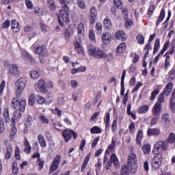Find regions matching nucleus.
Returning a JSON list of instances; mask_svg holds the SVG:
<instances>
[{
    "mask_svg": "<svg viewBox=\"0 0 175 175\" xmlns=\"http://www.w3.org/2000/svg\"><path fill=\"white\" fill-rule=\"evenodd\" d=\"M127 164L130 167H133V169H137V157H136V154L131 153L129 155V159L127 161Z\"/></svg>",
    "mask_w": 175,
    "mask_h": 175,
    "instance_id": "obj_9",
    "label": "nucleus"
},
{
    "mask_svg": "<svg viewBox=\"0 0 175 175\" xmlns=\"http://www.w3.org/2000/svg\"><path fill=\"white\" fill-rule=\"evenodd\" d=\"M9 72L11 75L14 76H20V71L18 70V66L16 64H12L11 68H9Z\"/></svg>",
    "mask_w": 175,
    "mask_h": 175,
    "instance_id": "obj_19",
    "label": "nucleus"
},
{
    "mask_svg": "<svg viewBox=\"0 0 175 175\" xmlns=\"http://www.w3.org/2000/svg\"><path fill=\"white\" fill-rule=\"evenodd\" d=\"M113 5H114V6H116V8H118V9H121L123 6L122 1L113 0Z\"/></svg>",
    "mask_w": 175,
    "mask_h": 175,
    "instance_id": "obj_44",
    "label": "nucleus"
},
{
    "mask_svg": "<svg viewBox=\"0 0 175 175\" xmlns=\"http://www.w3.org/2000/svg\"><path fill=\"white\" fill-rule=\"evenodd\" d=\"M27 84V79L24 77L19 78L15 83V85L16 87V94L17 96L23 94V91H24V88H25V85Z\"/></svg>",
    "mask_w": 175,
    "mask_h": 175,
    "instance_id": "obj_5",
    "label": "nucleus"
},
{
    "mask_svg": "<svg viewBox=\"0 0 175 175\" xmlns=\"http://www.w3.org/2000/svg\"><path fill=\"white\" fill-rule=\"evenodd\" d=\"M78 37L79 38V40L81 41L84 39V35L85 33V30L84 29V23H79L78 25Z\"/></svg>",
    "mask_w": 175,
    "mask_h": 175,
    "instance_id": "obj_13",
    "label": "nucleus"
},
{
    "mask_svg": "<svg viewBox=\"0 0 175 175\" xmlns=\"http://www.w3.org/2000/svg\"><path fill=\"white\" fill-rule=\"evenodd\" d=\"M165 14H166V12H165V9H162L160 13V16H159L157 21L156 23L157 27L159 25L160 23H162V21H163V18H165Z\"/></svg>",
    "mask_w": 175,
    "mask_h": 175,
    "instance_id": "obj_28",
    "label": "nucleus"
},
{
    "mask_svg": "<svg viewBox=\"0 0 175 175\" xmlns=\"http://www.w3.org/2000/svg\"><path fill=\"white\" fill-rule=\"evenodd\" d=\"M116 38L119 39V40H122V42H124V40H126V34L125 33V32H124V31H119L116 32Z\"/></svg>",
    "mask_w": 175,
    "mask_h": 175,
    "instance_id": "obj_24",
    "label": "nucleus"
},
{
    "mask_svg": "<svg viewBox=\"0 0 175 175\" xmlns=\"http://www.w3.org/2000/svg\"><path fill=\"white\" fill-rule=\"evenodd\" d=\"M171 93H172V90L164 89L163 92H161L159 95L157 99H159L161 102L165 103V96H169V95H170Z\"/></svg>",
    "mask_w": 175,
    "mask_h": 175,
    "instance_id": "obj_16",
    "label": "nucleus"
},
{
    "mask_svg": "<svg viewBox=\"0 0 175 175\" xmlns=\"http://www.w3.org/2000/svg\"><path fill=\"white\" fill-rule=\"evenodd\" d=\"M59 163H61V155H56L50 165L49 173H54L58 169Z\"/></svg>",
    "mask_w": 175,
    "mask_h": 175,
    "instance_id": "obj_8",
    "label": "nucleus"
},
{
    "mask_svg": "<svg viewBox=\"0 0 175 175\" xmlns=\"http://www.w3.org/2000/svg\"><path fill=\"white\" fill-rule=\"evenodd\" d=\"M117 120H115L113 121L111 125V131L113 133H116V132H117Z\"/></svg>",
    "mask_w": 175,
    "mask_h": 175,
    "instance_id": "obj_53",
    "label": "nucleus"
},
{
    "mask_svg": "<svg viewBox=\"0 0 175 175\" xmlns=\"http://www.w3.org/2000/svg\"><path fill=\"white\" fill-rule=\"evenodd\" d=\"M168 148L169 142L167 141L159 140L154 144L153 151L154 152L167 151Z\"/></svg>",
    "mask_w": 175,
    "mask_h": 175,
    "instance_id": "obj_4",
    "label": "nucleus"
},
{
    "mask_svg": "<svg viewBox=\"0 0 175 175\" xmlns=\"http://www.w3.org/2000/svg\"><path fill=\"white\" fill-rule=\"evenodd\" d=\"M38 120L40 121L41 124H49V119L43 115L40 116Z\"/></svg>",
    "mask_w": 175,
    "mask_h": 175,
    "instance_id": "obj_43",
    "label": "nucleus"
},
{
    "mask_svg": "<svg viewBox=\"0 0 175 175\" xmlns=\"http://www.w3.org/2000/svg\"><path fill=\"white\" fill-rule=\"evenodd\" d=\"M29 106H33L35 105V95L31 94L29 97Z\"/></svg>",
    "mask_w": 175,
    "mask_h": 175,
    "instance_id": "obj_51",
    "label": "nucleus"
},
{
    "mask_svg": "<svg viewBox=\"0 0 175 175\" xmlns=\"http://www.w3.org/2000/svg\"><path fill=\"white\" fill-rule=\"evenodd\" d=\"M38 143L40 146L42 147V148H45L47 144H46V139H44V137L42 135L40 134L38 135Z\"/></svg>",
    "mask_w": 175,
    "mask_h": 175,
    "instance_id": "obj_25",
    "label": "nucleus"
},
{
    "mask_svg": "<svg viewBox=\"0 0 175 175\" xmlns=\"http://www.w3.org/2000/svg\"><path fill=\"white\" fill-rule=\"evenodd\" d=\"M90 133H92V135L102 133V130L99 126H94L90 129Z\"/></svg>",
    "mask_w": 175,
    "mask_h": 175,
    "instance_id": "obj_34",
    "label": "nucleus"
},
{
    "mask_svg": "<svg viewBox=\"0 0 175 175\" xmlns=\"http://www.w3.org/2000/svg\"><path fill=\"white\" fill-rule=\"evenodd\" d=\"M125 20H126V21L124 23V27H126L127 28V29H129V28H131V25H132V24H133V22H132V21L131 19H129V18Z\"/></svg>",
    "mask_w": 175,
    "mask_h": 175,
    "instance_id": "obj_54",
    "label": "nucleus"
},
{
    "mask_svg": "<svg viewBox=\"0 0 175 175\" xmlns=\"http://www.w3.org/2000/svg\"><path fill=\"white\" fill-rule=\"evenodd\" d=\"M159 89H156L155 90H154L153 92H151V96L150 97V100H154L155 99V98H157V95H158V94H159Z\"/></svg>",
    "mask_w": 175,
    "mask_h": 175,
    "instance_id": "obj_39",
    "label": "nucleus"
},
{
    "mask_svg": "<svg viewBox=\"0 0 175 175\" xmlns=\"http://www.w3.org/2000/svg\"><path fill=\"white\" fill-rule=\"evenodd\" d=\"M62 136L66 142V143H68L70 139H72V130H69L66 129L62 132Z\"/></svg>",
    "mask_w": 175,
    "mask_h": 175,
    "instance_id": "obj_14",
    "label": "nucleus"
},
{
    "mask_svg": "<svg viewBox=\"0 0 175 175\" xmlns=\"http://www.w3.org/2000/svg\"><path fill=\"white\" fill-rule=\"evenodd\" d=\"M37 165L38 166V170H42L43 166H44V160L43 159H38Z\"/></svg>",
    "mask_w": 175,
    "mask_h": 175,
    "instance_id": "obj_38",
    "label": "nucleus"
},
{
    "mask_svg": "<svg viewBox=\"0 0 175 175\" xmlns=\"http://www.w3.org/2000/svg\"><path fill=\"white\" fill-rule=\"evenodd\" d=\"M23 113H21L20 110L17 109L14 112L13 117L11 118V124L14 126L16 122H20L21 121V117Z\"/></svg>",
    "mask_w": 175,
    "mask_h": 175,
    "instance_id": "obj_11",
    "label": "nucleus"
},
{
    "mask_svg": "<svg viewBox=\"0 0 175 175\" xmlns=\"http://www.w3.org/2000/svg\"><path fill=\"white\" fill-rule=\"evenodd\" d=\"M89 39L92 42H96V39L95 38V31L94 30H90L89 32Z\"/></svg>",
    "mask_w": 175,
    "mask_h": 175,
    "instance_id": "obj_50",
    "label": "nucleus"
},
{
    "mask_svg": "<svg viewBox=\"0 0 175 175\" xmlns=\"http://www.w3.org/2000/svg\"><path fill=\"white\" fill-rule=\"evenodd\" d=\"M25 5L27 9H33V4L32 3V1L29 0H25Z\"/></svg>",
    "mask_w": 175,
    "mask_h": 175,
    "instance_id": "obj_62",
    "label": "nucleus"
},
{
    "mask_svg": "<svg viewBox=\"0 0 175 175\" xmlns=\"http://www.w3.org/2000/svg\"><path fill=\"white\" fill-rule=\"evenodd\" d=\"M162 103H163V101H160L157 98V101L152 108V113L154 117H157V118H159L161 117V114L163 110Z\"/></svg>",
    "mask_w": 175,
    "mask_h": 175,
    "instance_id": "obj_6",
    "label": "nucleus"
},
{
    "mask_svg": "<svg viewBox=\"0 0 175 175\" xmlns=\"http://www.w3.org/2000/svg\"><path fill=\"white\" fill-rule=\"evenodd\" d=\"M12 154H13V148L12 146H8L6 148L5 159H10V158L12 157Z\"/></svg>",
    "mask_w": 175,
    "mask_h": 175,
    "instance_id": "obj_29",
    "label": "nucleus"
},
{
    "mask_svg": "<svg viewBox=\"0 0 175 175\" xmlns=\"http://www.w3.org/2000/svg\"><path fill=\"white\" fill-rule=\"evenodd\" d=\"M165 60L164 63V69L165 70H167L169 69V66H170V55H169V53H166L165 54Z\"/></svg>",
    "mask_w": 175,
    "mask_h": 175,
    "instance_id": "obj_26",
    "label": "nucleus"
},
{
    "mask_svg": "<svg viewBox=\"0 0 175 175\" xmlns=\"http://www.w3.org/2000/svg\"><path fill=\"white\" fill-rule=\"evenodd\" d=\"M44 102H46V98H44V97L41 96H38L37 97V103L39 105H43V103H44Z\"/></svg>",
    "mask_w": 175,
    "mask_h": 175,
    "instance_id": "obj_59",
    "label": "nucleus"
},
{
    "mask_svg": "<svg viewBox=\"0 0 175 175\" xmlns=\"http://www.w3.org/2000/svg\"><path fill=\"white\" fill-rule=\"evenodd\" d=\"M70 13L69 8H66L64 10H61L59 11L60 16H57L59 25L64 27V22L66 23V24L70 22ZM62 20L64 22H62Z\"/></svg>",
    "mask_w": 175,
    "mask_h": 175,
    "instance_id": "obj_2",
    "label": "nucleus"
},
{
    "mask_svg": "<svg viewBox=\"0 0 175 175\" xmlns=\"http://www.w3.org/2000/svg\"><path fill=\"white\" fill-rule=\"evenodd\" d=\"M129 129L131 133H135V123L133 122H131V124L129 125Z\"/></svg>",
    "mask_w": 175,
    "mask_h": 175,
    "instance_id": "obj_60",
    "label": "nucleus"
},
{
    "mask_svg": "<svg viewBox=\"0 0 175 175\" xmlns=\"http://www.w3.org/2000/svg\"><path fill=\"white\" fill-rule=\"evenodd\" d=\"M88 51L90 55H92L94 58H98L101 59L106 57V52L100 48L96 47L94 45H89L88 46Z\"/></svg>",
    "mask_w": 175,
    "mask_h": 175,
    "instance_id": "obj_1",
    "label": "nucleus"
},
{
    "mask_svg": "<svg viewBox=\"0 0 175 175\" xmlns=\"http://www.w3.org/2000/svg\"><path fill=\"white\" fill-rule=\"evenodd\" d=\"M20 24L16 19L11 21V28L13 29L14 32H18L20 31Z\"/></svg>",
    "mask_w": 175,
    "mask_h": 175,
    "instance_id": "obj_22",
    "label": "nucleus"
},
{
    "mask_svg": "<svg viewBox=\"0 0 175 175\" xmlns=\"http://www.w3.org/2000/svg\"><path fill=\"white\" fill-rule=\"evenodd\" d=\"M46 3L48 7L51 10H55V3H54V0H46Z\"/></svg>",
    "mask_w": 175,
    "mask_h": 175,
    "instance_id": "obj_37",
    "label": "nucleus"
},
{
    "mask_svg": "<svg viewBox=\"0 0 175 175\" xmlns=\"http://www.w3.org/2000/svg\"><path fill=\"white\" fill-rule=\"evenodd\" d=\"M170 107L172 113H175V89L173 90L172 94L170 100Z\"/></svg>",
    "mask_w": 175,
    "mask_h": 175,
    "instance_id": "obj_17",
    "label": "nucleus"
},
{
    "mask_svg": "<svg viewBox=\"0 0 175 175\" xmlns=\"http://www.w3.org/2000/svg\"><path fill=\"white\" fill-rule=\"evenodd\" d=\"M104 25H105V27L107 28H111V22L110 21V19H109L108 18H106L104 21Z\"/></svg>",
    "mask_w": 175,
    "mask_h": 175,
    "instance_id": "obj_55",
    "label": "nucleus"
},
{
    "mask_svg": "<svg viewBox=\"0 0 175 175\" xmlns=\"http://www.w3.org/2000/svg\"><path fill=\"white\" fill-rule=\"evenodd\" d=\"M168 142L170 144L175 143V134L173 133H171L168 137Z\"/></svg>",
    "mask_w": 175,
    "mask_h": 175,
    "instance_id": "obj_57",
    "label": "nucleus"
},
{
    "mask_svg": "<svg viewBox=\"0 0 175 175\" xmlns=\"http://www.w3.org/2000/svg\"><path fill=\"white\" fill-rule=\"evenodd\" d=\"M110 158L112 163H113L114 167L116 169H120V160H118V157H117V155H116V154H112Z\"/></svg>",
    "mask_w": 175,
    "mask_h": 175,
    "instance_id": "obj_20",
    "label": "nucleus"
},
{
    "mask_svg": "<svg viewBox=\"0 0 175 175\" xmlns=\"http://www.w3.org/2000/svg\"><path fill=\"white\" fill-rule=\"evenodd\" d=\"M170 114L169 113H164L161 116V122L165 128H169L170 125Z\"/></svg>",
    "mask_w": 175,
    "mask_h": 175,
    "instance_id": "obj_12",
    "label": "nucleus"
},
{
    "mask_svg": "<svg viewBox=\"0 0 175 175\" xmlns=\"http://www.w3.org/2000/svg\"><path fill=\"white\" fill-rule=\"evenodd\" d=\"M148 109H150L148 105L142 106L141 107H139L138 113H139V114H146V113L148 111Z\"/></svg>",
    "mask_w": 175,
    "mask_h": 175,
    "instance_id": "obj_36",
    "label": "nucleus"
},
{
    "mask_svg": "<svg viewBox=\"0 0 175 175\" xmlns=\"http://www.w3.org/2000/svg\"><path fill=\"white\" fill-rule=\"evenodd\" d=\"M30 77L31 79H33V80H35L36 79H39L40 76V72H39V71L38 70H31L30 71Z\"/></svg>",
    "mask_w": 175,
    "mask_h": 175,
    "instance_id": "obj_31",
    "label": "nucleus"
},
{
    "mask_svg": "<svg viewBox=\"0 0 175 175\" xmlns=\"http://www.w3.org/2000/svg\"><path fill=\"white\" fill-rule=\"evenodd\" d=\"M26 121H27V123L25 124V125H27V126H31V125L33 124V119L30 115H28L27 116Z\"/></svg>",
    "mask_w": 175,
    "mask_h": 175,
    "instance_id": "obj_45",
    "label": "nucleus"
},
{
    "mask_svg": "<svg viewBox=\"0 0 175 175\" xmlns=\"http://www.w3.org/2000/svg\"><path fill=\"white\" fill-rule=\"evenodd\" d=\"M3 117H4V120H5V123L9 124V122H10V113H9V109L4 108Z\"/></svg>",
    "mask_w": 175,
    "mask_h": 175,
    "instance_id": "obj_27",
    "label": "nucleus"
},
{
    "mask_svg": "<svg viewBox=\"0 0 175 175\" xmlns=\"http://www.w3.org/2000/svg\"><path fill=\"white\" fill-rule=\"evenodd\" d=\"M147 135L148 136H159V135H161V129L158 128L149 129Z\"/></svg>",
    "mask_w": 175,
    "mask_h": 175,
    "instance_id": "obj_18",
    "label": "nucleus"
},
{
    "mask_svg": "<svg viewBox=\"0 0 175 175\" xmlns=\"http://www.w3.org/2000/svg\"><path fill=\"white\" fill-rule=\"evenodd\" d=\"M111 40V36L109 33H103L102 35V41L105 44H109Z\"/></svg>",
    "mask_w": 175,
    "mask_h": 175,
    "instance_id": "obj_21",
    "label": "nucleus"
},
{
    "mask_svg": "<svg viewBox=\"0 0 175 175\" xmlns=\"http://www.w3.org/2000/svg\"><path fill=\"white\" fill-rule=\"evenodd\" d=\"M96 32L100 35L102 33V23H97L95 25Z\"/></svg>",
    "mask_w": 175,
    "mask_h": 175,
    "instance_id": "obj_42",
    "label": "nucleus"
},
{
    "mask_svg": "<svg viewBox=\"0 0 175 175\" xmlns=\"http://www.w3.org/2000/svg\"><path fill=\"white\" fill-rule=\"evenodd\" d=\"M65 98H64V97H59L57 98V105H59V106H65Z\"/></svg>",
    "mask_w": 175,
    "mask_h": 175,
    "instance_id": "obj_58",
    "label": "nucleus"
},
{
    "mask_svg": "<svg viewBox=\"0 0 175 175\" xmlns=\"http://www.w3.org/2000/svg\"><path fill=\"white\" fill-rule=\"evenodd\" d=\"M27 106V101L25 98H21V100H18V95L17 97L12 99L11 103V107L13 109H19L20 111L24 113L25 111V107Z\"/></svg>",
    "mask_w": 175,
    "mask_h": 175,
    "instance_id": "obj_3",
    "label": "nucleus"
},
{
    "mask_svg": "<svg viewBox=\"0 0 175 175\" xmlns=\"http://www.w3.org/2000/svg\"><path fill=\"white\" fill-rule=\"evenodd\" d=\"M136 140H137V144H138L139 146H142V140H143V131L142 130L138 131Z\"/></svg>",
    "mask_w": 175,
    "mask_h": 175,
    "instance_id": "obj_30",
    "label": "nucleus"
},
{
    "mask_svg": "<svg viewBox=\"0 0 175 175\" xmlns=\"http://www.w3.org/2000/svg\"><path fill=\"white\" fill-rule=\"evenodd\" d=\"M15 158L18 161L21 159V156L20 155V148H18L17 146L15 147Z\"/></svg>",
    "mask_w": 175,
    "mask_h": 175,
    "instance_id": "obj_47",
    "label": "nucleus"
},
{
    "mask_svg": "<svg viewBox=\"0 0 175 175\" xmlns=\"http://www.w3.org/2000/svg\"><path fill=\"white\" fill-rule=\"evenodd\" d=\"M89 161H90V155H87L84 159L83 164H82L81 172H83L84 170V169H85V167L87 166V165H88Z\"/></svg>",
    "mask_w": 175,
    "mask_h": 175,
    "instance_id": "obj_40",
    "label": "nucleus"
},
{
    "mask_svg": "<svg viewBox=\"0 0 175 175\" xmlns=\"http://www.w3.org/2000/svg\"><path fill=\"white\" fill-rule=\"evenodd\" d=\"M35 88L37 92H44L46 94L47 89H46V81L44 79L38 80V83L35 85Z\"/></svg>",
    "mask_w": 175,
    "mask_h": 175,
    "instance_id": "obj_10",
    "label": "nucleus"
},
{
    "mask_svg": "<svg viewBox=\"0 0 175 175\" xmlns=\"http://www.w3.org/2000/svg\"><path fill=\"white\" fill-rule=\"evenodd\" d=\"M97 14H98V10H96V7H92L90 9V16H96Z\"/></svg>",
    "mask_w": 175,
    "mask_h": 175,
    "instance_id": "obj_63",
    "label": "nucleus"
},
{
    "mask_svg": "<svg viewBox=\"0 0 175 175\" xmlns=\"http://www.w3.org/2000/svg\"><path fill=\"white\" fill-rule=\"evenodd\" d=\"M12 173H14V174L18 173V164H17V163H13L12 164Z\"/></svg>",
    "mask_w": 175,
    "mask_h": 175,
    "instance_id": "obj_49",
    "label": "nucleus"
},
{
    "mask_svg": "<svg viewBox=\"0 0 175 175\" xmlns=\"http://www.w3.org/2000/svg\"><path fill=\"white\" fill-rule=\"evenodd\" d=\"M122 15L124 16L125 20L129 18V12L128 10V8H124L122 9Z\"/></svg>",
    "mask_w": 175,
    "mask_h": 175,
    "instance_id": "obj_52",
    "label": "nucleus"
},
{
    "mask_svg": "<svg viewBox=\"0 0 175 175\" xmlns=\"http://www.w3.org/2000/svg\"><path fill=\"white\" fill-rule=\"evenodd\" d=\"M5 132V122L3 118H0V133H3Z\"/></svg>",
    "mask_w": 175,
    "mask_h": 175,
    "instance_id": "obj_46",
    "label": "nucleus"
},
{
    "mask_svg": "<svg viewBox=\"0 0 175 175\" xmlns=\"http://www.w3.org/2000/svg\"><path fill=\"white\" fill-rule=\"evenodd\" d=\"M169 77L172 80H174V79H175V70H174V69H172V70H170L169 72Z\"/></svg>",
    "mask_w": 175,
    "mask_h": 175,
    "instance_id": "obj_64",
    "label": "nucleus"
},
{
    "mask_svg": "<svg viewBox=\"0 0 175 175\" xmlns=\"http://www.w3.org/2000/svg\"><path fill=\"white\" fill-rule=\"evenodd\" d=\"M163 161V157L160 153H157L152 159V167L156 170L159 169L162 166V162Z\"/></svg>",
    "mask_w": 175,
    "mask_h": 175,
    "instance_id": "obj_7",
    "label": "nucleus"
},
{
    "mask_svg": "<svg viewBox=\"0 0 175 175\" xmlns=\"http://www.w3.org/2000/svg\"><path fill=\"white\" fill-rule=\"evenodd\" d=\"M120 175H129V169L128 168V166H126V165H124L122 166Z\"/></svg>",
    "mask_w": 175,
    "mask_h": 175,
    "instance_id": "obj_35",
    "label": "nucleus"
},
{
    "mask_svg": "<svg viewBox=\"0 0 175 175\" xmlns=\"http://www.w3.org/2000/svg\"><path fill=\"white\" fill-rule=\"evenodd\" d=\"M41 57H47L49 55V51L46 49V46H44V50L41 51L40 55Z\"/></svg>",
    "mask_w": 175,
    "mask_h": 175,
    "instance_id": "obj_61",
    "label": "nucleus"
},
{
    "mask_svg": "<svg viewBox=\"0 0 175 175\" xmlns=\"http://www.w3.org/2000/svg\"><path fill=\"white\" fill-rule=\"evenodd\" d=\"M137 40L139 44H144V36H143V35H138L137 36Z\"/></svg>",
    "mask_w": 175,
    "mask_h": 175,
    "instance_id": "obj_56",
    "label": "nucleus"
},
{
    "mask_svg": "<svg viewBox=\"0 0 175 175\" xmlns=\"http://www.w3.org/2000/svg\"><path fill=\"white\" fill-rule=\"evenodd\" d=\"M125 75H126V70H124L122 71V75L121 77V91H120V95L122 96H124V94H125V85L124 83V81L125 80Z\"/></svg>",
    "mask_w": 175,
    "mask_h": 175,
    "instance_id": "obj_15",
    "label": "nucleus"
},
{
    "mask_svg": "<svg viewBox=\"0 0 175 175\" xmlns=\"http://www.w3.org/2000/svg\"><path fill=\"white\" fill-rule=\"evenodd\" d=\"M125 50H126V44L125 42H122L117 47V54L120 55V54H124L125 53Z\"/></svg>",
    "mask_w": 175,
    "mask_h": 175,
    "instance_id": "obj_23",
    "label": "nucleus"
},
{
    "mask_svg": "<svg viewBox=\"0 0 175 175\" xmlns=\"http://www.w3.org/2000/svg\"><path fill=\"white\" fill-rule=\"evenodd\" d=\"M77 5L80 8V9H85V3L83 0H76Z\"/></svg>",
    "mask_w": 175,
    "mask_h": 175,
    "instance_id": "obj_41",
    "label": "nucleus"
},
{
    "mask_svg": "<svg viewBox=\"0 0 175 175\" xmlns=\"http://www.w3.org/2000/svg\"><path fill=\"white\" fill-rule=\"evenodd\" d=\"M142 151L144 154H148L149 152H151V145L146 144L142 146Z\"/></svg>",
    "mask_w": 175,
    "mask_h": 175,
    "instance_id": "obj_32",
    "label": "nucleus"
},
{
    "mask_svg": "<svg viewBox=\"0 0 175 175\" xmlns=\"http://www.w3.org/2000/svg\"><path fill=\"white\" fill-rule=\"evenodd\" d=\"M160 46H161V41L159 39H157L154 42L153 54H157V53H158V50H159Z\"/></svg>",
    "mask_w": 175,
    "mask_h": 175,
    "instance_id": "obj_33",
    "label": "nucleus"
},
{
    "mask_svg": "<svg viewBox=\"0 0 175 175\" xmlns=\"http://www.w3.org/2000/svg\"><path fill=\"white\" fill-rule=\"evenodd\" d=\"M72 35H73V30H72L70 29H67L65 31L66 39H69V38H70V36H72Z\"/></svg>",
    "mask_w": 175,
    "mask_h": 175,
    "instance_id": "obj_48",
    "label": "nucleus"
}]
</instances>
